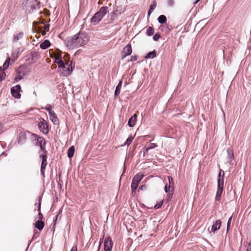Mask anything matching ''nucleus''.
Returning <instances> with one entry per match:
<instances>
[{"label": "nucleus", "mask_w": 251, "mask_h": 251, "mask_svg": "<svg viewBox=\"0 0 251 251\" xmlns=\"http://www.w3.org/2000/svg\"><path fill=\"white\" fill-rule=\"evenodd\" d=\"M54 62L58 65V72L61 75L64 76L69 75L73 71V62L69 61V55L67 53L65 54L62 58H54Z\"/></svg>", "instance_id": "f257e3e1"}, {"label": "nucleus", "mask_w": 251, "mask_h": 251, "mask_svg": "<svg viewBox=\"0 0 251 251\" xmlns=\"http://www.w3.org/2000/svg\"><path fill=\"white\" fill-rule=\"evenodd\" d=\"M89 37L85 33L79 32L73 37L68 39L67 41V46L71 49L78 48L83 46L87 44Z\"/></svg>", "instance_id": "f03ea898"}, {"label": "nucleus", "mask_w": 251, "mask_h": 251, "mask_svg": "<svg viewBox=\"0 0 251 251\" xmlns=\"http://www.w3.org/2000/svg\"><path fill=\"white\" fill-rule=\"evenodd\" d=\"M108 7L103 6L96 12L91 19V22L94 25H97L104 16V15L108 12Z\"/></svg>", "instance_id": "7ed1b4c3"}, {"label": "nucleus", "mask_w": 251, "mask_h": 251, "mask_svg": "<svg viewBox=\"0 0 251 251\" xmlns=\"http://www.w3.org/2000/svg\"><path fill=\"white\" fill-rule=\"evenodd\" d=\"M25 75V67L21 66L16 70V75L14 79L15 82H18L22 79Z\"/></svg>", "instance_id": "20e7f679"}, {"label": "nucleus", "mask_w": 251, "mask_h": 251, "mask_svg": "<svg viewBox=\"0 0 251 251\" xmlns=\"http://www.w3.org/2000/svg\"><path fill=\"white\" fill-rule=\"evenodd\" d=\"M38 126L40 130L43 133L47 134L49 133V130L48 128V123L44 119L41 118V121L38 124Z\"/></svg>", "instance_id": "39448f33"}, {"label": "nucleus", "mask_w": 251, "mask_h": 251, "mask_svg": "<svg viewBox=\"0 0 251 251\" xmlns=\"http://www.w3.org/2000/svg\"><path fill=\"white\" fill-rule=\"evenodd\" d=\"M132 48L130 44L127 45L123 50L121 52L122 58H124L126 56L130 55L132 53Z\"/></svg>", "instance_id": "423d86ee"}, {"label": "nucleus", "mask_w": 251, "mask_h": 251, "mask_svg": "<svg viewBox=\"0 0 251 251\" xmlns=\"http://www.w3.org/2000/svg\"><path fill=\"white\" fill-rule=\"evenodd\" d=\"M224 184L223 182H220V180L218 181V190L217 191L215 199L216 201H220L221 197L223 191Z\"/></svg>", "instance_id": "0eeeda50"}, {"label": "nucleus", "mask_w": 251, "mask_h": 251, "mask_svg": "<svg viewBox=\"0 0 251 251\" xmlns=\"http://www.w3.org/2000/svg\"><path fill=\"white\" fill-rule=\"evenodd\" d=\"M21 89V86L20 85H17L14 87H13L11 89V92L12 95L16 98H20L21 95L20 94V90Z\"/></svg>", "instance_id": "6e6552de"}, {"label": "nucleus", "mask_w": 251, "mask_h": 251, "mask_svg": "<svg viewBox=\"0 0 251 251\" xmlns=\"http://www.w3.org/2000/svg\"><path fill=\"white\" fill-rule=\"evenodd\" d=\"M113 243L110 237H107L105 239L104 243V250L105 251H111Z\"/></svg>", "instance_id": "1a4fd4ad"}, {"label": "nucleus", "mask_w": 251, "mask_h": 251, "mask_svg": "<svg viewBox=\"0 0 251 251\" xmlns=\"http://www.w3.org/2000/svg\"><path fill=\"white\" fill-rule=\"evenodd\" d=\"M42 158V163H41V171L43 175L44 174L46 167L47 165V157L46 153H42L40 155Z\"/></svg>", "instance_id": "9d476101"}, {"label": "nucleus", "mask_w": 251, "mask_h": 251, "mask_svg": "<svg viewBox=\"0 0 251 251\" xmlns=\"http://www.w3.org/2000/svg\"><path fill=\"white\" fill-rule=\"evenodd\" d=\"M124 9L121 7L117 6L115 10H114L112 13L111 19L112 20H114L118 15L122 14L124 12Z\"/></svg>", "instance_id": "9b49d317"}, {"label": "nucleus", "mask_w": 251, "mask_h": 251, "mask_svg": "<svg viewBox=\"0 0 251 251\" xmlns=\"http://www.w3.org/2000/svg\"><path fill=\"white\" fill-rule=\"evenodd\" d=\"M50 57L51 58H62V52L58 49L55 51H53L52 50H50Z\"/></svg>", "instance_id": "f8f14e48"}, {"label": "nucleus", "mask_w": 251, "mask_h": 251, "mask_svg": "<svg viewBox=\"0 0 251 251\" xmlns=\"http://www.w3.org/2000/svg\"><path fill=\"white\" fill-rule=\"evenodd\" d=\"M222 225V222L220 220H216L213 224L211 226V232H215L217 230H219Z\"/></svg>", "instance_id": "ddd939ff"}, {"label": "nucleus", "mask_w": 251, "mask_h": 251, "mask_svg": "<svg viewBox=\"0 0 251 251\" xmlns=\"http://www.w3.org/2000/svg\"><path fill=\"white\" fill-rule=\"evenodd\" d=\"M137 114H134L128 120V125L129 127H133L137 122Z\"/></svg>", "instance_id": "4468645a"}, {"label": "nucleus", "mask_w": 251, "mask_h": 251, "mask_svg": "<svg viewBox=\"0 0 251 251\" xmlns=\"http://www.w3.org/2000/svg\"><path fill=\"white\" fill-rule=\"evenodd\" d=\"M49 114L50 116V120L52 122V123L54 125L58 124L59 121L55 112L54 111L50 112V113Z\"/></svg>", "instance_id": "2eb2a0df"}, {"label": "nucleus", "mask_w": 251, "mask_h": 251, "mask_svg": "<svg viewBox=\"0 0 251 251\" xmlns=\"http://www.w3.org/2000/svg\"><path fill=\"white\" fill-rule=\"evenodd\" d=\"M26 133L25 131H22L19 134V136L18 140L19 144L23 143L26 139Z\"/></svg>", "instance_id": "dca6fc26"}, {"label": "nucleus", "mask_w": 251, "mask_h": 251, "mask_svg": "<svg viewBox=\"0 0 251 251\" xmlns=\"http://www.w3.org/2000/svg\"><path fill=\"white\" fill-rule=\"evenodd\" d=\"M227 153V157L228 159V162H232L234 158L233 150L231 148H228L226 150Z\"/></svg>", "instance_id": "f3484780"}, {"label": "nucleus", "mask_w": 251, "mask_h": 251, "mask_svg": "<svg viewBox=\"0 0 251 251\" xmlns=\"http://www.w3.org/2000/svg\"><path fill=\"white\" fill-rule=\"evenodd\" d=\"M45 226L44 222L41 220H37L34 224L35 227L39 230H42Z\"/></svg>", "instance_id": "a211bd4d"}, {"label": "nucleus", "mask_w": 251, "mask_h": 251, "mask_svg": "<svg viewBox=\"0 0 251 251\" xmlns=\"http://www.w3.org/2000/svg\"><path fill=\"white\" fill-rule=\"evenodd\" d=\"M32 135L37 140L38 143L39 144V145H42L46 144V142L43 137H39L37 134H33Z\"/></svg>", "instance_id": "6ab92c4d"}, {"label": "nucleus", "mask_w": 251, "mask_h": 251, "mask_svg": "<svg viewBox=\"0 0 251 251\" xmlns=\"http://www.w3.org/2000/svg\"><path fill=\"white\" fill-rule=\"evenodd\" d=\"M122 85V80H121L119 81L118 84L117 85V86L116 88V90H115V94H114V96L115 98L116 97H117L120 94Z\"/></svg>", "instance_id": "aec40b11"}, {"label": "nucleus", "mask_w": 251, "mask_h": 251, "mask_svg": "<svg viewBox=\"0 0 251 251\" xmlns=\"http://www.w3.org/2000/svg\"><path fill=\"white\" fill-rule=\"evenodd\" d=\"M50 46V43L49 40H46L43 43H42L40 47L43 50H45L48 48Z\"/></svg>", "instance_id": "412c9836"}, {"label": "nucleus", "mask_w": 251, "mask_h": 251, "mask_svg": "<svg viewBox=\"0 0 251 251\" xmlns=\"http://www.w3.org/2000/svg\"><path fill=\"white\" fill-rule=\"evenodd\" d=\"M30 6L33 7V8L35 9L36 8H39L40 2L37 0H32L30 1Z\"/></svg>", "instance_id": "4be33fe9"}, {"label": "nucleus", "mask_w": 251, "mask_h": 251, "mask_svg": "<svg viewBox=\"0 0 251 251\" xmlns=\"http://www.w3.org/2000/svg\"><path fill=\"white\" fill-rule=\"evenodd\" d=\"M75 147L74 146H71L70 147L68 150L67 155L69 158H71L74 154L75 152Z\"/></svg>", "instance_id": "5701e85b"}, {"label": "nucleus", "mask_w": 251, "mask_h": 251, "mask_svg": "<svg viewBox=\"0 0 251 251\" xmlns=\"http://www.w3.org/2000/svg\"><path fill=\"white\" fill-rule=\"evenodd\" d=\"M144 177V175L141 173H139L135 176L133 179L134 181L139 183Z\"/></svg>", "instance_id": "b1692460"}, {"label": "nucleus", "mask_w": 251, "mask_h": 251, "mask_svg": "<svg viewBox=\"0 0 251 251\" xmlns=\"http://www.w3.org/2000/svg\"><path fill=\"white\" fill-rule=\"evenodd\" d=\"M139 183L136 181H134L133 179H132L131 184V188L132 192L135 191V190L137 189V187L138 186Z\"/></svg>", "instance_id": "393cba45"}, {"label": "nucleus", "mask_w": 251, "mask_h": 251, "mask_svg": "<svg viewBox=\"0 0 251 251\" xmlns=\"http://www.w3.org/2000/svg\"><path fill=\"white\" fill-rule=\"evenodd\" d=\"M37 207H38L37 210H38V211L39 212V214H38L39 220H38L42 221V220L43 219L44 217H43V215L41 212V201H39V203L38 204Z\"/></svg>", "instance_id": "a878e982"}, {"label": "nucleus", "mask_w": 251, "mask_h": 251, "mask_svg": "<svg viewBox=\"0 0 251 251\" xmlns=\"http://www.w3.org/2000/svg\"><path fill=\"white\" fill-rule=\"evenodd\" d=\"M158 22L161 24L165 23L167 21L166 17L165 15H161L158 18Z\"/></svg>", "instance_id": "bb28decb"}, {"label": "nucleus", "mask_w": 251, "mask_h": 251, "mask_svg": "<svg viewBox=\"0 0 251 251\" xmlns=\"http://www.w3.org/2000/svg\"><path fill=\"white\" fill-rule=\"evenodd\" d=\"M23 35L24 34L23 32H20L16 35H15L13 37V42H17L20 39L23 37Z\"/></svg>", "instance_id": "cd10ccee"}, {"label": "nucleus", "mask_w": 251, "mask_h": 251, "mask_svg": "<svg viewBox=\"0 0 251 251\" xmlns=\"http://www.w3.org/2000/svg\"><path fill=\"white\" fill-rule=\"evenodd\" d=\"M4 70L2 69L1 67H0V82L5 79L6 75Z\"/></svg>", "instance_id": "c85d7f7f"}, {"label": "nucleus", "mask_w": 251, "mask_h": 251, "mask_svg": "<svg viewBox=\"0 0 251 251\" xmlns=\"http://www.w3.org/2000/svg\"><path fill=\"white\" fill-rule=\"evenodd\" d=\"M225 175V173L223 170H220V172L219 173L218 175V181L219 180H220V182H223L224 181V176Z\"/></svg>", "instance_id": "c756f323"}, {"label": "nucleus", "mask_w": 251, "mask_h": 251, "mask_svg": "<svg viewBox=\"0 0 251 251\" xmlns=\"http://www.w3.org/2000/svg\"><path fill=\"white\" fill-rule=\"evenodd\" d=\"M156 51L154 50L152 51H151L150 52H149L146 56V58H153L154 57H155L156 56Z\"/></svg>", "instance_id": "7c9ffc66"}, {"label": "nucleus", "mask_w": 251, "mask_h": 251, "mask_svg": "<svg viewBox=\"0 0 251 251\" xmlns=\"http://www.w3.org/2000/svg\"><path fill=\"white\" fill-rule=\"evenodd\" d=\"M134 139V137H132V135H130L128 137V138L126 139V141L124 143V145L129 146L130 144L132 142L133 140Z\"/></svg>", "instance_id": "2f4dec72"}, {"label": "nucleus", "mask_w": 251, "mask_h": 251, "mask_svg": "<svg viewBox=\"0 0 251 251\" xmlns=\"http://www.w3.org/2000/svg\"><path fill=\"white\" fill-rule=\"evenodd\" d=\"M44 30L41 31L42 34L43 35H45L46 34L47 31H49L50 28V25L49 24H45L43 27Z\"/></svg>", "instance_id": "473e14b6"}, {"label": "nucleus", "mask_w": 251, "mask_h": 251, "mask_svg": "<svg viewBox=\"0 0 251 251\" xmlns=\"http://www.w3.org/2000/svg\"><path fill=\"white\" fill-rule=\"evenodd\" d=\"M10 61V57L7 58L3 64V68L2 69L6 70L8 68V67L9 66Z\"/></svg>", "instance_id": "72a5a7b5"}, {"label": "nucleus", "mask_w": 251, "mask_h": 251, "mask_svg": "<svg viewBox=\"0 0 251 251\" xmlns=\"http://www.w3.org/2000/svg\"><path fill=\"white\" fill-rule=\"evenodd\" d=\"M146 33L148 36L152 35L154 33L153 28L151 26L148 27V28L147 29Z\"/></svg>", "instance_id": "f704fd0d"}, {"label": "nucleus", "mask_w": 251, "mask_h": 251, "mask_svg": "<svg viewBox=\"0 0 251 251\" xmlns=\"http://www.w3.org/2000/svg\"><path fill=\"white\" fill-rule=\"evenodd\" d=\"M174 187L172 186V185H168L166 184V185L165 187V191L167 193L169 192H171L173 191Z\"/></svg>", "instance_id": "c9c22d12"}, {"label": "nucleus", "mask_w": 251, "mask_h": 251, "mask_svg": "<svg viewBox=\"0 0 251 251\" xmlns=\"http://www.w3.org/2000/svg\"><path fill=\"white\" fill-rule=\"evenodd\" d=\"M246 251H251V243L245 242L244 244Z\"/></svg>", "instance_id": "e433bc0d"}, {"label": "nucleus", "mask_w": 251, "mask_h": 251, "mask_svg": "<svg viewBox=\"0 0 251 251\" xmlns=\"http://www.w3.org/2000/svg\"><path fill=\"white\" fill-rule=\"evenodd\" d=\"M168 181H169V185H172L174 187V180L172 177L170 176H168Z\"/></svg>", "instance_id": "4c0bfd02"}, {"label": "nucleus", "mask_w": 251, "mask_h": 251, "mask_svg": "<svg viewBox=\"0 0 251 251\" xmlns=\"http://www.w3.org/2000/svg\"><path fill=\"white\" fill-rule=\"evenodd\" d=\"M156 7V2L155 0H153L151 4L150 5V8L151 9V10H154Z\"/></svg>", "instance_id": "58836bf2"}, {"label": "nucleus", "mask_w": 251, "mask_h": 251, "mask_svg": "<svg viewBox=\"0 0 251 251\" xmlns=\"http://www.w3.org/2000/svg\"><path fill=\"white\" fill-rule=\"evenodd\" d=\"M161 37V35L159 33H156L153 37V39L154 41H158Z\"/></svg>", "instance_id": "ea45409f"}, {"label": "nucleus", "mask_w": 251, "mask_h": 251, "mask_svg": "<svg viewBox=\"0 0 251 251\" xmlns=\"http://www.w3.org/2000/svg\"><path fill=\"white\" fill-rule=\"evenodd\" d=\"M156 147H157V145L156 144L151 143V144H150L149 146L147 148L150 150L153 149Z\"/></svg>", "instance_id": "a19ab883"}, {"label": "nucleus", "mask_w": 251, "mask_h": 251, "mask_svg": "<svg viewBox=\"0 0 251 251\" xmlns=\"http://www.w3.org/2000/svg\"><path fill=\"white\" fill-rule=\"evenodd\" d=\"M163 204V201H160L159 202H158V203H157L155 205H154V208L155 209H158L159 208H160Z\"/></svg>", "instance_id": "79ce46f5"}, {"label": "nucleus", "mask_w": 251, "mask_h": 251, "mask_svg": "<svg viewBox=\"0 0 251 251\" xmlns=\"http://www.w3.org/2000/svg\"><path fill=\"white\" fill-rule=\"evenodd\" d=\"M39 146L41 150L44 152L43 153H47V151L46 150V144H43Z\"/></svg>", "instance_id": "37998d69"}, {"label": "nucleus", "mask_w": 251, "mask_h": 251, "mask_svg": "<svg viewBox=\"0 0 251 251\" xmlns=\"http://www.w3.org/2000/svg\"><path fill=\"white\" fill-rule=\"evenodd\" d=\"M43 13H44V14L46 16V17H48L50 16V11L49 10H48V9H44Z\"/></svg>", "instance_id": "c03bdc74"}, {"label": "nucleus", "mask_w": 251, "mask_h": 251, "mask_svg": "<svg viewBox=\"0 0 251 251\" xmlns=\"http://www.w3.org/2000/svg\"><path fill=\"white\" fill-rule=\"evenodd\" d=\"M174 0H168L167 1V3L169 6H173L174 4Z\"/></svg>", "instance_id": "a18cd8bd"}, {"label": "nucleus", "mask_w": 251, "mask_h": 251, "mask_svg": "<svg viewBox=\"0 0 251 251\" xmlns=\"http://www.w3.org/2000/svg\"><path fill=\"white\" fill-rule=\"evenodd\" d=\"M138 59V57L136 55H133L131 57L130 60L131 61H136Z\"/></svg>", "instance_id": "49530a36"}, {"label": "nucleus", "mask_w": 251, "mask_h": 251, "mask_svg": "<svg viewBox=\"0 0 251 251\" xmlns=\"http://www.w3.org/2000/svg\"><path fill=\"white\" fill-rule=\"evenodd\" d=\"M39 23L40 24H42L45 25V24H46V21L44 19H42V18H40L39 19Z\"/></svg>", "instance_id": "de8ad7c7"}, {"label": "nucleus", "mask_w": 251, "mask_h": 251, "mask_svg": "<svg viewBox=\"0 0 251 251\" xmlns=\"http://www.w3.org/2000/svg\"><path fill=\"white\" fill-rule=\"evenodd\" d=\"M45 109H46L49 112V114L50 113V112L53 111V110H51L50 106L46 107Z\"/></svg>", "instance_id": "09e8293b"}, {"label": "nucleus", "mask_w": 251, "mask_h": 251, "mask_svg": "<svg viewBox=\"0 0 251 251\" xmlns=\"http://www.w3.org/2000/svg\"><path fill=\"white\" fill-rule=\"evenodd\" d=\"M149 149H148V148H146L144 151H143V155L144 156H145L148 152L149 151Z\"/></svg>", "instance_id": "8fccbe9b"}, {"label": "nucleus", "mask_w": 251, "mask_h": 251, "mask_svg": "<svg viewBox=\"0 0 251 251\" xmlns=\"http://www.w3.org/2000/svg\"><path fill=\"white\" fill-rule=\"evenodd\" d=\"M231 219H232V217H230L229 218V219H228V222H227V230H228V227H229V226H230V223H231Z\"/></svg>", "instance_id": "3c124183"}, {"label": "nucleus", "mask_w": 251, "mask_h": 251, "mask_svg": "<svg viewBox=\"0 0 251 251\" xmlns=\"http://www.w3.org/2000/svg\"><path fill=\"white\" fill-rule=\"evenodd\" d=\"M77 251V247L74 246V247H73V248H72V249L70 251Z\"/></svg>", "instance_id": "603ef678"}, {"label": "nucleus", "mask_w": 251, "mask_h": 251, "mask_svg": "<svg viewBox=\"0 0 251 251\" xmlns=\"http://www.w3.org/2000/svg\"><path fill=\"white\" fill-rule=\"evenodd\" d=\"M153 10H151V8H150L149 10L148 11V16H150L151 13H152V11Z\"/></svg>", "instance_id": "864d4df0"}, {"label": "nucleus", "mask_w": 251, "mask_h": 251, "mask_svg": "<svg viewBox=\"0 0 251 251\" xmlns=\"http://www.w3.org/2000/svg\"><path fill=\"white\" fill-rule=\"evenodd\" d=\"M64 62H65V65L66 66V67L64 69L67 70V68L68 67V66L66 65V61H64Z\"/></svg>", "instance_id": "5fc2aeb1"}, {"label": "nucleus", "mask_w": 251, "mask_h": 251, "mask_svg": "<svg viewBox=\"0 0 251 251\" xmlns=\"http://www.w3.org/2000/svg\"><path fill=\"white\" fill-rule=\"evenodd\" d=\"M2 128V125L1 123H0V130H1Z\"/></svg>", "instance_id": "6e6d98bb"}, {"label": "nucleus", "mask_w": 251, "mask_h": 251, "mask_svg": "<svg viewBox=\"0 0 251 251\" xmlns=\"http://www.w3.org/2000/svg\"><path fill=\"white\" fill-rule=\"evenodd\" d=\"M201 0H196V2H195V4L198 3L199 1H200Z\"/></svg>", "instance_id": "4d7b16f0"}, {"label": "nucleus", "mask_w": 251, "mask_h": 251, "mask_svg": "<svg viewBox=\"0 0 251 251\" xmlns=\"http://www.w3.org/2000/svg\"><path fill=\"white\" fill-rule=\"evenodd\" d=\"M98 4H102V2L100 1V0H99V1L98 2Z\"/></svg>", "instance_id": "13d9d810"}, {"label": "nucleus", "mask_w": 251, "mask_h": 251, "mask_svg": "<svg viewBox=\"0 0 251 251\" xmlns=\"http://www.w3.org/2000/svg\"><path fill=\"white\" fill-rule=\"evenodd\" d=\"M143 185L141 186L140 187V189H143Z\"/></svg>", "instance_id": "bf43d9fd"}, {"label": "nucleus", "mask_w": 251, "mask_h": 251, "mask_svg": "<svg viewBox=\"0 0 251 251\" xmlns=\"http://www.w3.org/2000/svg\"><path fill=\"white\" fill-rule=\"evenodd\" d=\"M51 67H52V68H55V67H56V65H54H54H52L51 66Z\"/></svg>", "instance_id": "052dcab7"}]
</instances>
